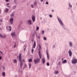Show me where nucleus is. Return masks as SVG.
Here are the masks:
<instances>
[{
	"mask_svg": "<svg viewBox=\"0 0 77 77\" xmlns=\"http://www.w3.org/2000/svg\"><path fill=\"white\" fill-rule=\"evenodd\" d=\"M57 18L60 24V25L61 26V27H62L64 29H65V28L64 27L65 25H64V24H63V23L62 21V20L61 19H60V18L59 17V16H57Z\"/></svg>",
	"mask_w": 77,
	"mask_h": 77,
	"instance_id": "1",
	"label": "nucleus"
},
{
	"mask_svg": "<svg viewBox=\"0 0 77 77\" xmlns=\"http://www.w3.org/2000/svg\"><path fill=\"white\" fill-rule=\"evenodd\" d=\"M19 61L20 62V66L21 68H22V66L23 65V62L21 61V54H19Z\"/></svg>",
	"mask_w": 77,
	"mask_h": 77,
	"instance_id": "2",
	"label": "nucleus"
},
{
	"mask_svg": "<svg viewBox=\"0 0 77 77\" xmlns=\"http://www.w3.org/2000/svg\"><path fill=\"white\" fill-rule=\"evenodd\" d=\"M34 62L35 64H37L39 63L40 62V59L38 58L37 60H34Z\"/></svg>",
	"mask_w": 77,
	"mask_h": 77,
	"instance_id": "3",
	"label": "nucleus"
},
{
	"mask_svg": "<svg viewBox=\"0 0 77 77\" xmlns=\"http://www.w3.org/2000/svg\"><path fill=\"white\" fill-rule=\"evenodd\" d=\"M38 54L39 58L40 59H41L42 58V55H41V48H39L38 49Z\"/></svg>",
	"mask_w": 77,
	"mask_h": 77,
	"instance_id": "4",
	"label": "nucleus"
},
{
	"mask_svg": "<svg viewBox=\"0 0 77 77\" xmlns=\"http://www.w3.org/2000/svg\"><path fill=\"white\" fill-rule=\"evenodd\" d=\"M46 54L47 56V60H49L50 56H49V54H48V49L46 50Z\"/></svg>",
	"mask_w": 77,
	"mask_h": 77,
	"instance_id": "5",
	"label": "nucleus"
},
{
	"mask_svg": "<svg viewBox=\"0 0 77 77\" xmlns=\"http://www.w3.org/2000/svg\"><path fill=\"white\" fill-rule=\"evenodd\" d=\"M77 63V59H74L72 60V63L73 64H75V63Z\"/></svg>",
	"mask_w": 77,
	"mask_h": 77,
	"instance_id": "6",
	"label": "nucleus"
},
{
	"mask_svg": "<svg viewBox=\"0 0 77 77\" xmlns=\"http://www.w3.org/2000/svg\"><path fill=\"white\" fill-rule=\"evenodd\" d=\"M32 18L33 22H35V16L34 15H32Z\"/></svg>",
	"mask_w": 77,
	"mask_h": 77,
	"instance_id": "7",
	"label": "nucleus"
},
{
	"mask_svg": "<svg viewBox=\"0 0 77 77\" xmlns=\"http://www.w3.org/2000/svg\"><path fill=\"white\" fill-rule=\"evenodd\" d=\"M68 6H69V7L68 8V10H69V8L71 9L72 8V6L71 5V3H70V2H69L68 3Z\"/></svg>",
	"mask_w": 77,
	"mask_h": 77,
	"instance_id": "8",
	"label": "nucleus"
},
{
	"mask_svg": "<svg viewBox=\"0 0 77 77\" xmlns=\"http://www.w3.org/2000/svg\"><path fill=\"white\" fill-rule=\"evenodd\" d=\"M68 53L70 57L72 56V52H71V51L69 50L68 51Z\"/></svg>",
	"mask_w": 77,
	"mask_h": 77,
	"instance_id": "9",
	"label": "nucleus"
},
{
	"mask_svg": "<svg viewBox=\"0 0 77 77\" xmlns=\"http://www.w3.org/2000/svg\"><path fill=\"white\" fill-rule=\"evenodd\" d=\"M10 22L11 24H12L14 23V19L12 18H11L10 19Z\"/></svg>",
	"mask_w": 77,
	"mask_h": 77,
	"instance_id": "10",
	"label": "nucleus"
},
{
	"mask_svg": "<svg viewBox=\"0 0 77 77\" xmlns=\"http://www.w3.org/2000/svg\"><path fill=\"white\" fill-rule=\"evenodd\" d=\"M69 44L70 47H72V46H73V45L72 44V42L71 41L69 42Z\"/></svg>",
	"mask_w": 77,
	"mask_h": 77,
	"instance_id": "11",
	"label": "nucleus"
},
{
	"mask_svg": "<svg viewBox=\"0 0 77 77\" xmlns=\"http://www.w3.org/2000/svg\"><path fill=\"white\" fill-rule=\"evenodd\" d=\"M28 23L29 25H31L32 24V20H28Z\"/></svg>",
	"mask_w": 77,
	"mask_h": 77,
	"instance_id": "12",
	"label": "nucleus"
},
{
	"mask_svg": "<svg viewBox=\"0 0 77 77\" xmlns=\"http://www.w3.org/2000/svg\"><path fill=\"white\" fill-rule=\"evenodd\" d=\"M0 36L1 38H6V35H2V34L0 35Z\"/></svg>",
	"mask_w": 77,
	"mask_h": 77,
	"instance_id": "13",
	"label": "nucleus"
},
{
	"mask_svg": "<svg viewBox=\"0 0 77 77\" xmlns=\"http://www.w3.org/2000/svg\"><path fill=\"white\" fill-rule=\"evenodd\" d=\"M8 11H9V9L8 8H5V10H4L5 12H8Z\"/></svg>",
	"mask_w": 77,
	"mask_h": 77,
	"instance_id": "14",
	"label": "nucleus"
},
{
	"mask_svg": "<svg viewBox=\"0 0 77 77\" xmlns=\"http://www.w3.org/2000/svg\"><path fill=\"white\" fill-rule=\"evenodd\" d=\"M42 63L43 64L45 63V57H43L42 59Z\"/></svg>",
	"mask_w": 77,
	"mask_h": 77,
	"instance_id": "15",
	"label": "nucleus"
},
{
	"mask_svg": "<svg viewBox=\"0 0 77 77\" xmlns=\"http://www.w3.org/2000/svg\"><path fill=\"white\" fill-rule=\"evenodd\" d=\"M11 35L12 37H14V36H15V32H12L11 34Z\"/></svg>",
	"mask_w": 77,
	"mask_h": 77,
	"instance_id": "16",
	"label": "nucleus"
},
{
	"mask_svg": "<svg viewBox=\"0 0 77 77\" xmlns=\"http://www.w3.org/2000/svg\"><path fill=\"white\" fill-rule=\"evenodd\" d=\"M14 12H13L11 14V16L12 18H13L14 17Z\"/></svg>",
	"mask_w": 77,
	"mask_h": 77,
	"instance_id": "17",
	"label": "nucleus"
},
{
	"mask_svg": "<svg viewBox=\"0 0 77 77\" xmlns=\"http://www.w3.org/2000/svg\"><path fill=\"white\" fill-rule=\"evenodd\" d=\"M36 47V42L35 41L34 42L33 48H35V47Z\"/></svg>",
	"mask_w": 77,
	"mask_h": 77,
	"instance_id": "18",
	"label": "nucleus"
},
{
	"mask_svg": "<svg viewBox=\"0 0 77 77\" xmlns=\"http://www.w3.org/2000/svg\"><path fill=\"white\" fill-rule=\"evenodd\" d=\"M33 5L35 6H37V2L36 1H35L33 3Z\"/></svg>",
	"mask_w": 77,
	"mask_h": 77,
	"instance_id": "19",
	"label": "nucleus"
},
{
	"mask_svg": "<svg viewBox=\"0 0 77 77\" xmlns=\"http://www.w3.org/2000/svg\"><path fill=\"white\" fill-rule=\"evenodd\" d=\"M66 63V60H64L62 62V63H63V64L64 63Z\"/></svg>",
	"mask_w": 77,
	"mask_h": 77,
	"instance_id": "20",
	"label": "nucleus"
},
{
	"mask_svg": "<svg viewBox=\"0 0 77 77\" xmlns=\"http://www.w3.org/2000/svg\"><path fill=\"white\" fill-rule=\"evenodd\" d=\"M12 29V28L11 27V26H9L8 27V30H9V31H11V29Z\"/></svg>",
	"mask_w": 77,
	"mask_h": 77,
	"instance_id": "21",
	"label": "nucleus"
},
{
	"mask_svg": "<svg viewBox=\"0 0 77 77\" xmlns=\"http://www.w3.org/2000/svg\"><path fill=\"white\" fill-rule=\"evenodd\" d=\"M35 33L36 34V37H37L38 38L40 39V35H38V36L37 35V34H36V32H35Z\"/></svg>",
	"mask_w": 77,
	"mask_h": 77,
	"instance_id": "22",
	"label": "nucleus"
},
{
	"mask_svg": "<svg viewBox=\"0 0 77 77\" xmlns=\"http://www.w3.org/2000/svg\"><path fill=\"white\" fill-rule=\"evenodd\" d=\"M2 75H3V76L4 77H5V75H6V73H5V72H2Z\"/></svg>",
	"mask_w": 77,
	"mask_h": 77,
	"instance_id": "23",
	"label": "nucleus"
},
{
	"mask_svg": "<svg viewBox=\"0 0 77 77\" xmlns=\"http://www.w3.org/2000/svg\"><path fill=\"white\" fill-rule=\"evenodd\" d=\"M24 47L25 48H24V51H25V50H26V48L27 47V45H25Z\"/></svg>",
	"mask_w": 77,
	"mask_h": 77,
	"instance_id": "24",
	"label": "nucleus"
},
{
	"mask_svg": "<svg viewBox=\"0 0 77 77\" xmlns=\"http://www.w3.org/2000/svg\"><path fill=\"white\" fill-rule=\"evenodd\" d=\"M54 74H57L58 73H59V72L57 71H55L54 72Z\"/></svg>",
	"mask_w": 77,
	"mask_h": 77,
	"instance_id": "25",
	"label": "nucleus"
},
{
	"mask_svg": "<svg viewBox=\"0 0 77 77\" xmlns=\"http://www.w3.org/2000/svg\"><path fill=\"white\" fill-rule=\"evenodd\" d=\"M31 66H32V65L30 63H29V69H30Z\"/></svg>",
	"mask_w": 77,
	"mask_h": 77,
	"instance_id": "26",
	"label": "nucleus"
},
{
	"mask_svg": "<svg viewBox=\"0 0 77 77\" xmlns=\"http://www.w3.org/2000/svg\"><path fill=\"white\" fill-rule=\"evenodd\" d=\"M17 60L14 59L13 60V63H17Z\"/></svg>",
	"mask_w": 77,
	"mask_h": 77,
	"instance_id": "27",
	"label": "nucleus"
},
{
	"mask_svg": "<svg viewBox=\"0 0 77 77\" xmlns=\"http://www.w3.org/2000/svg\"><path fill=\"white\" fill-rule=\"evenodd\" d=\"M70 12L71 13V14H73V11H72V9L71 8L70 9Z\"/></svg>",
	"mask_w": 77,
	"mask_h": 77,
	"instance_id": "28",
	"label": "nucleus"
},
{
	"mask_svg": "<svg viewBox=\"0 0 77 77\" xmlns=\"http://www.w3.org/2000/svg\"><path fill=\"white\" fill-rule=\"evenodd\" d=\"M29 62H32V59H30L29 60Z\"/></svg>",
	"mask_w": 77,
	"mask_h": 77,
	"instance_id": "29",
	"label": "nucleus"
},
{
	"mask_svg": "<svg viewBox=\"0 0 77 77\" xmlns=\"http://www.w3.org/2000/svg\"><path fill=\"white\" fill-rule=\"evenodd\" d=\"M16 7H17V5L14 6H13V9H15V8H16Z\"/></svg>",
	"mask_w": 77,
	"mask_h": 77,
	"instance_id": "30",
	"label": "nucleus"
},
{
	"mask_svg": "<svg viewBox=\"0 0 77 77\" xmlns=\"http://www.w3.org/2000/svg\"><path fill=\"white\" fill-rule=\"evenodd\" d=\"M43 39L45 41H46L47 40V38L45 37H44Z\"/></svg>",
	"mask_w": 77,
	"mask_h": 77,
	"instance_id": "31",
	"label": "nucleus"
},
{
	"mask_svg": "<svg viewBox=\"0 0 77 77\" xmlns=\"http://www.w3.org/2000/svg\"><path fill=\"white\" fill-rule=\"evenodd\" d=\"M34 51V49H33V47H32V50H31L32 53H33Z\"/></svg>",
	"mask_w": 77,
	"mask_h": 77,
	"instance_id": "32",
	"label": "nucleus"
},
{
	"mask_svg": "<svg viewBox=\"0 0 77 77\" xmlns=\"http://www.w3.org/2000/svg\"><path fill=\"white\" fill-rule=\"evenodd\" d=\"M31 6L32 8H34V6H33V5L32 4L31 5Z\"/></svg>",
	"mask_w": 77,
	"mask_h": 77,
	"instance_id": "33",
	"label": "nucleus"
},
{
	"mask_svg": "<svg viewBox=\"0 0 77 77\" xmlns=\"http://www.w3.org/2000/svg\"><path fill=\"white\" fill-rule=\"evenodd\" d=\"M5 66H3V70H5Z\"/></svg>",
	"mask_w": 77,
	"mask_h": 77,
	"instance_id": "34",
	"label": "nucleus"
},
{
	"mask_svg": "<svg viewBox=\"0 0 77 77\" xmlns=\"http://www.w3.org/2000/svg\"><path fill=\"white\" fill-rule=\"evenodd\" d=\"M42 33L43 35H44V30H42Z\"/></svg>",
	"mask_w": 77,
	"mask_h": 77,
	"instance_id": "35",
	"label": "nucleus"
},
{
	"mask_svg": "<svg viewBox=\"0 0 77 77\" xmlns=\"http://www.w3.org/2000/svg\"><path fill=\"white\" fill-rule=\"evenodd\" d=\"M38 47H39V48H41V45H39Z\"/></svg>",
	"mask_w": 77,
	"mask_h": 77,
	"instance_id": "36",
	"label": "nucleus"
},
{
	"mask_svg": "<svg viewBox=\"0 0 77 77\" xmlns=\"http://www.w3.org/2000/svg\"><path fill=\"white\" fill-rule=\"evenodd\" d=\"M36 30H39V27L38 26H37L36 27Z\"/></svg>",
	"mask_w": 77,
	"mask_h": 77,
	"instance_id": "37",
	"label": "nucleus"
},
{
	"mask_svg": "<svg viewBox=\"0 0 77 77\" xmlns=\"http://www.w3.org/2000/svg\"><path fill=\"white\" fill-rule=\"evenodd\" d=\"M0 53H1V54H2V55L3 54V52H2V51H0Z\"/></svg>",
	"mask_w": 77,
	"mask_h": 77,
	"instance_id": "38",
	"label": "nucleus"
},
{
	"mask_svg": "<svg viewBox=\"0 0 77 77\" xmlns=\"http://www.w3.org/2000/svg\"><path fill=\"white\" fill-rule=\"evenodd\" d=\"M47 66H49L50 65V64H49V63H47Z\"/></svg>",
	"mask_w": 77,
	"mask_h": 77,
	"instance_id": "39",
	"label": "nucleus"
},
{
	"mask_svg": "<svg viewBox=\"0 0 77 77\" xmlns=\"http://www.w3.org/2000/svg\"><path fill=\"white\" fill-rule=\"evenodd\" d=\"M49 16L50 18H52V15H51V14L49 15Z\"/></svg>",
	"mask_w": 77,
	"mask_h": 77,
	"instance_id": "40",
	"label": "nucleus"
},
{
	"mask_svg": "<svg viewBox=\"0 0 77 77\" xmlns=\"http://www.w3.org/2000/svg\"><path fill=\"white\" fill-rule=\"evenodd\" d=\"M20 27H21V24H20L18 26V27L19 28H20Z\"/></svg>",
	"mask_w": 77,
	"mask_h": 77,
	"instance_id": "41",
	"label": "nucleus"
},
{
	"mask_svg": "<svg viewBox=\"0 0 77 77\" xmlns=\"http://www.w3.org/2000/svg\"><path fill=\"white\" fill-rule=\"evenodd\" d=\"M55 47H56L55 45H53L52 47L53 48H55Z\"/></svg>",
	"mask_w": 77,
	"mask_h": 77,
	"instance_id": "42",
	"label": "nucleus"
},
{
	"mask_svg": "<svg viewBox=\"0 0 77 77\" xmlns=\"http://www.w3.org/2000/svg\"><path fill=\"white\" fill-rule=\"evenodd\" d=\"M46 5H48V1H47L46 2Z\"/></svg>",
	"mask_w": 77,
	"mask_h": 77,
	"instance_id": "43",
	"label": "nucleus"
},
{
	"mask_svg": "<svg viewBox=\"0 0 77 77\" xmlns=\"http://www.w3.org/2000/svg\"><path fill=\"white\" fill-rule=\"evenodd\" d=\"M60 63H61V62H60V61H59V66H60Z\"/></svg>",
	"mask_w": 77,
	"mask_h": 77,
	"instance_id": "44",
	"label": "nucleus"
},
{
	"mask_svg": "<svg viewBox=\"0 0 77 77\" xmlns=\"http://www.w3.org/2000/svg\"><path fill=\"white\" fill-rule=\"evenodd\" d=\"M3 21V20L0 19V23L2 22Z\"/></svg>",
	"mask_w": 77,
	"mask_h": 77,
	"instance_id": "45",
	"label": "nucleus"
},
{
	"mask_svg": "<svg viewBox=\"0 0 77 77\" xmlns=\"http://www.w3.org/2000/svg\"><path fill=\"white\" fill-rule=\"evenodd\" d=\"M16 46H17V45L15 44L14 46V48H15L16 47Z\"/></svg>",
	"mask_w": 77,
	"mask_h": 77,
	"instance_id": "46",
	"label": "nucleus"
},
{
	"mask_svg": "<svg viewBox=\"0 0 77 77\" xmlns=\"http://www.w3.org/2000/svg\"><path fill=\"white\" fill-rule=\"evenodd\" d=\"M2 59V57L0 56V60H1Z\"/></svg>",
	"mask_w": 77,
	"mask_h": 77,
	"instance_id": "47",
	"label": "nucleus"
},
{
	"mask_svg": "<svg viewBox=\"0 0 77 77\" xmlns=\"http://www.w3.org/2000/svg\"><path fill=\"white\" fill-rule=\"evenodd\" d=\"M51 12H54V10L53 9H52V10H51Z\"/></svg>",
	"mask_w": 77,
	"mask_h": 77,
	"instance_id": "48",
	"label": "nucleus"
},
{
	"mask_svg": "<svg viewBox=\"0 0 77 77\" xmlns=\"http://www.w3.org/2000/svg\"><path fill=\"white\" fill-rule=\"evenodd\" d=\"M22 61L23 62H25V60H24V59H23L22 60Z\"/></svg>",
	"mask_w": 77,
	"mask_h": 77,
	"instance_id": "49",
	"label": "nucleus"
},
{
	"mask_svg": "<svg viewBox=\"0 0 77 77\" xmlns=\"http://www.w3.org/2000/svg\"><path fill=\"white\" fill-rule=\"evenodd\" d=\"M5 1L7 2H8L9 1V0H5Z\"/></svg>",
	"mask_w": 77,
	"mask_h": 77,
	"instance_id": "50",
	"label": "nucleus"
},
{
	"mask_svg": "<svg viewBox=\"0 0 77 77\" xmlns=\"http://www.w3.org/2000/svg\"><path fill=\"white\" fill-rule=\"evenodd\" d=\"M14 2L15 3H16V0H14Z\"/></svg>",
	"mask_w": 77,
	"mask_h": 77,
	"instance_id": "51",
	"label": "nucleus"
},
{
	"mask_svg": "<svg viewBox=\"0 0 77 77\" xmlns=\"http://www.w3.org/2000/svg\"><path fill=\"white\" fill-rule=\"evenodd\" d=\"M40 1L41 2H43V1H44V0H40Z\"/></svg>",
	"mask_w": 77,
	"mask_h": 77,
	"instance_id": "52",
	"label": "nucleus"
},
{
	"mask_svg": "<svg viewBox=\"0 0 77 77\" xmlns=\"http://www.w3.org/2000/svg\"><path fill=\"white\" fill-rule=\"evenodd\" d=\"M7 6H9V3H7Z\"/></svg>",
	"mask_w": 77,
	"mask_h": 77,
	"instance_id": "53",
	"label": "nucleus"
},
{
	"mask_svg": "<svg viewBox=\"0 0 77 77\" xmlns=\"http://www.w3.org/2000/svg\"><path fill=\"white\" fill-rule=\"evenodd\" d=\"M24 66L25 67H27V65H24Z\"/></svg>",
	"mask_w": 77,
	"mask_h": 77,
	"instance_id": "54",
	"label": "nucleus"
},
{
	"mask_svg": "<svg viewBox=\"0 0 77 77\" xmlns=\"http://www.w3.org/2000/svg\"><path fill=\"white\" fill-rule=\"evenodd\" d=\"M33 41H34V39H32V42H33Z\"/></svg>",
	"mask_w": 77,
	"mask_h": 77,
	"instance_id": "55",
	"label": "nucleus"
},
{
	"mask_svg": "<svg viewBox=\"0 0 77 77\" xmlns=\"http://www.w3.org/2000/svg\"><path fill=\"white\" fill-rule=\"evenodd\" d=\"M6 27V29H7V30H8V26H7Z\"/></svg>",
	"mask_w": 77,
	"mask_h": 77,
	"instance_id": "56",
	"label": "nucleus"
},
{
	"mask_svg": "<svg viewBox=\"0 0 77 77\" xmlns=\"http://www.w3.org/2000/svg\"><path fill=\"white\" fill-rule=\"evenodd\" d=\"M14 77H18L17 75L15 76Z\"/></svg>",
	"mask_w": 77,
	"mask_h": 77,
	"instance_id": "57",
	"label": "nucleus"
},
{
	"mask_svg": "<svg viewBox=\"0 0 77 77\" xmlns=\"http://www.w3.org/2000/svg\"><path fill=\"white\" fill-rule=\"evenodd\" d=\"M42 17H40V20H42Z\"/></svg>",
	"mask_w": 77,
	"mask_h": 77,
	"instance_id": "58",
	"label": "nucleus"
},
{
	"mask_svg": "<svg viewBox=\"0 0 77 77\" xmlns=\"http://www.w3.org/2000/svg\"><path fill=\"white\" fill-rule=\"evenodd\" d=\"M0 30H2V28H0Z\"/></svg>",
	"mask_w": 77,
	"mask_h": 77,
	"instance_id": "59",
	"label": "nucleus"
},
{
	"mask_svg": "<svg viewBox=\"0 0 77 77\" xmlns=\"http://www.w3.org/2000/svg\"><path fill=\"white\" fill-rule=\"evenodd\" d=\"M2 23H0V26H1L2 25Z\"/></svg>",
	"mask_w": 77,
	"mask_h": 77,
	"instance_id": "60",
	"label": "nucleus"
},
{
	"mask_svg": "<svg viewBox=\"0 0 77 77\" xmlns=\"http://www.w3.org/2000/svg\"><path fill=\"white\" fill-rule=\"evenodd\" d=\"M1 11H2V10H0V12H1Z\"/></svg>",
	"mask_w": 77,
	"mask_h": 77,
	"instance_id": "61",
	"label": "nucleus"
},
{
	"mask_svg": "<svg viewBox=\"0 0 77 77\" xmlns=\"http://www.w3.org/2000/svg\"><path fill=\"white\" fill-rule=\"evenodd\" d=\"M19 71H18L19 73H20V72H19Z\"/></svg>",
	"mask_w": 77,
	"mask_h": 77,
	"instance_id": "62",
	"label": "nucleus"
},
{
	"mask_svg": "<svg viewBox=\"0 0 77 77\" xmlns=\"http://www.w3.org/2000/svg\"><path fill=\"white\" fill-rule=\"evenodd\" d=\"M22 71L20 70V72H22Z\"/></svg>",
	"mask_w": 77,
	"mask_h": 77,
	"instance_id": "63",
	"label": "nucleus"
},
{
	"mask_svg": "<svg viewBox=\"0 0 77 77\" xmlns=\"http://www.w3.org/2000/svg\"><path fill=\"white\" fill-rule=\"evenodd\" d=\"M34 35H34H34H33V36H34Z\"/></svg>",
	"mask_w": 77,
	"mask_h": 77,
	"instance_id": "64",
	"label": "nucleus"
}]
</instances>
